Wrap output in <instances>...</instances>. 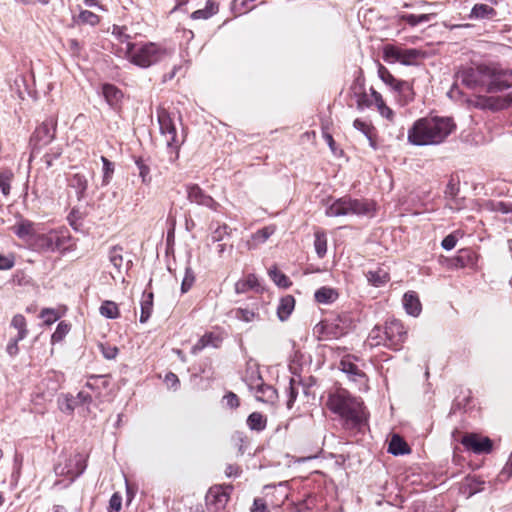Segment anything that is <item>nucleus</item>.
Returning <instances> with one entry per match:
<instances>
[{"label": "nucleus", "instance_id": "obj_17", "mask_svg": "<svg viewBox=\"0 0 512 512\" xmlns=\"http://www.w3.org/2000/svg\"><path fill=\"white\" fill-rule=\"evenodd\" d=\"M339 368L354 382H361L365 379V373L352 362L349 355L341 359Z\"/></svg>", "mask_w": 512, "mask_h": 512}, {"label": "nucleus", "instance_id": "obj_59", "mask_svg": "<svg viewBox=\"0 0 512 512\" xmlns=\"http://www.w3.org/2000/svg\"><path fill=\"white\" fill-rule=\"evenodd\" d=\"M487 106L492 110H500L508 107L509 101L506 99H499L490 97L487 99Z\"/></svg>", "mask_w": 512, "mask_h": 512}, {"label": "nucleus", "instance_id": "obj_11", "mask_svg": "<svg viewBox=\"0 0 512 512\" xmlns=\"http://www.w3.org/2000/svg\"><path fill=\"white\" fill-rule=\"evenodd\" d=\"M488 69L486 66H467L456 73V80L460 81L469 89H476L486 86L488 80Z\"/></svg>", "mask_w": 512, "mask_h": 512}, {"label": "nucleus", "instance_id": "obj_9", "mask_svg": "<svg viewBox=\"0 0 512 512\" xmlns=\"http://www.w3.org/2000/svg\"><path fill=\"white\" fill-rule=\"evenodd\" d=\"M86 469V458L83 454L76 453L70 456H65L63 461H59L55 467L54 472L57 476H65L72 483L76 478L83 474Z\"/></svg>", "mask_w": 512, "mask_h": 512}, {"label": "nucleus", "instance_id": "obj_42", "mask_svg": "<svg viewBox=\"0 0 512 512\" xmlns=\"http://www.w3.org/2000/svg\"><path fill=\"white\" fill-rule=\"evenodd\" d=\"M101 161L103 164L102 167V185L106 186L108 185L113 177L115 166L114 163H112L109 159H107L105 156H101Z\"/></svg>", "mask_w": 512, "mask_h": 512}, {"label": "nucleus", "instance_id": "obj_32", "mask_svg": "<svg viewBox=\"0 0 512 512\" xmlns=\"http://www.w3.org/2000/svg\"><path fill=\"white\" fill-rule=\"evenodd\" d=\"M126 27L123 26H113L112 35L114 36L117 43L113 44V51L116 52L117 48L120 46H132L134 43L131 42V37L127 34Z\"/></svg>", "mask_w": 512, "mask_h": 512}, {"label": "nucleus", "instance_id": "obj_28", "mask_svg": "<svg viewBox=\"0 0 512 512\" xmlns=\"http://www.w3.org/2000/svg\"><path fill=\"white\" fill-rule=\"evenodd\" d=\"M250 290L259 292L261 290L258 278L255 274H249L245 279H241L235 284V292L243 294Z\"/></svg>", "mask_w": 512, "mask_h": 512}, {"label": "nucleus", "instance_id": "obj_25", "mask_svg": "<svg viewBox=\"0 0 512 512\" xmlns=\"http://www.w3.org/2000/svg\"><path fill=\"white\" fill-rule=\"evenodd\" d=\"M339 297L336 289L323 286L317 289L314 293L315 301L319 304L329 305L334 303Z\"/></svg>", "mask_w": 512, "mask_h": 512}, {"label": "nucleus", "instance_id": "obj_5", "mask_svg": "<svg viewBox=\"0 0 512 512\" xmlns=\"http://www.w3.org/2000/svg\"><path fill=\"white\" fill-rule=\"evenodd\" d=\"M376 214V203L366 198H353L350 195L332 200L327 205L325 215L327 217H367L372 218Z\"/></svg>", "mask_w": 512, "mask_h": 512}, {"label": "nucleus", "instance_id": "obj_23", "mask_svg": "<svg viewBox=\"0 0 512 512\" xmlns=\"http://www.w3.org/2000/svg\"><path fill=\"white\" fill-rule=\"evenodd\" d=\"M385 327L374 326L368 334V337L365 341V345L370 348L384 346L388 348V339H386Z\"/></svg>", "mask_w": 512, "mask_h": 512}, {"label": "nucleus", "instance_id": "obj_34", "mask_svg": "<svg viewBox=\"0 0 512 512\" xmlns=\"http://www.w3.org/2000/svg\"><path fill=\"white\" fill-rule=\"evenodd\" d=\"M433 17V14H399L398 18L401 21L406 22L410 27H416L420 24L429 22Z\"/></svg>", "mask_w": 512, "mask_h": 512}, {"label": "nucleus", "instance_id": "obj_63", "mask_svg": "<svg viewBox=\"0 0 512 512\" xmlns=\"http://www.w3.org/2000/svg\"><path fill=\"white\" fill-rule=\"evenodd\" d=\"M164 382L168 388L173 390H177L180 385L178 376L172 372H169L165 375Z\"/></svg>", "mask_w": 512, "mask_h": 512}, {"label": "nucleus", "instance_id": "obj_35", "mask_svg": "<svg viewBox=\"0 0 512 512\" xmlns=\"http://www.w3.org/2000/svg\"><path fill=\"white\" fill-rule=\"evenodd\" d=\"M366 276L369 283L375 287H380L389 280L388 273L381 268L368 271Z\"/></svg>", "mask_w": 512, "mask_h": 512}, {"label": "nucleus", "instance_id": "obj_13", "mask_svg": "<svg viewBox=\"0 0 512 512\" xmlns=\"http://www.w3.org/2000/svg\"><path fill=\"white\" fill-rule=\"evenodd\" d=\"M487 91H503L512 86V70L509 69H488Z\"/></svg>", "mask_w": 512, "mask_h": 512}, {"label": "nucleus", "instance_id": "obj_20", "mask_svg": "<svg viewBox=\"0 0 512 512\" xmlns=\"http://www.w3.org/2000/svg\"><path fill=\"white\" fill-rule=\"evenodd\" d=\"M68 186L75 190L77 199L85 198L88 188V179L82 173H74L68 178Z\"/></svg>", "mask_w": 512, "mask_h": 512}, {"label": "nucleus", "instance_id": "obj_55", "mask_svg": "<svg viewBox=\"0 0 512 512\" xmlns=\"http://www.w3.org/2000/svg\"><path fill=\"white\" fill-rule=\"evenodd\" d=\"M98 348L101 351L103 357L107 360L115 359L119 352L116 346L109 345L106 343H99Z\"/></svg>", "mask_w": 512, "mask_h": 512}, {"label": "nucleus", "instance_id": "obj_61", "mask_svg": "<svg viewBox=\"0 0 512 512\" xmlns=\"http://www.w3.org/2000/svg\"><path fill=\"white\" fill-rule=\"evenodd\" d=\"M122 507V497L118 493H114L109 500V512H119Z\"/></svg>", "mask_w": 512, "mask_h": 512}, {"label": "nucleus", "instance_id": "obj_16", "mask_svg": "<svg viewBox=\"0 0 512 512\" xmlns=\"http://www.w3.org/2000/svg\"><path fill=\"white\" fill-rule=\"evenodd\" d=\"M462 445L475 454L490 453L492 441L488 437H479L476 434H466L461 439Z\"/></svg>", "mask_w": 512, "mask_h": 512}, {"label": "nucleus", "instance_id": "obj_30", "mask_svg": "<svg viewBox=\"0 0 512 512\" xmlns=\"http://www.w3.org/2000/svg\"><path fill=\"white\" fill-rule=\"evenodd\" d=\"M496 16V11L492 6L486 4H475L469 14V19L471 20H479V19H491Z\"/></svg>", "mask_w": 512, "mask_h": 512}, {"label": "nucleus", "instance_id": "obj_6", "mask_svg": "<svg viewBox=\"0 0 512 512\" xmlns=\"http://www.w3.org/2000/svg\"><path fill=\"white\" fill-rule=\"evenodd\" d=\"M243 379L258 401L266 404L275 403L278 398L277 391L273 386L264 383L258 364L247 363Z\"/></svg>", "mask_w": 512, "mask_h": 512}, {"label": "nucleus", "instance_id": "obj_27", "mask_svg": "<svg viewBox=\"0 0 512 512\" xmlns=\"http://www.w3.org/2000/svg\"><path fill=\"white\" fill-rule=\"evenodd\" d=\"M295 308V299L291 295L282 297L277 306V316L280 321H286Z\"/></svg>", "mask_w": 512, "mask_h": 512}, {"label": "nucleus", "instance_id": "obj_24", "mask_svg": "<svg viewBox=\"0 0 512 512\" xmlns=\"http://www.w3.org/2000/svg\"><path fill=\"white\" fill-rule=\"evenodd\" d=\"M275 231L276 227L274 225H269L259 229L251 235V240L247 241L248 249H255L258 245L265 243L270 236L275 233Z\"/></svg>", "mask_w": 512, "mask_h": 512}, {"label": "nucleus", "instance_id": "obj_7", "mask_svg": "<svg viewBox=\"0 0 512 512\" xmlns=\"http://www.w3.org/2000/svg\"><path fill=\"white\" fill-rule=\"evenodd\" d=\"M57 122L53 118H48L36 127L29 140L30 155L28 164L52 141L56 136Z\"/></svg>", "mask_w": 512, "mask_h": 512}, {"label": "nucleus", "instance_id": "obj_57", "mask_svg": "<svg viewBox=\"0 0 512 512\" xmlns=\"http://www.w3.org/2000/svg\"><path fill=\"white\" fill-rule=\"evenodd\" d=\"M40 318L46 325H51L59 319V314L55 309L45 308L41 311Z\"/></svg>", "mask_w": 512, "mask_h": 512}, {"label": "nucleus", "instance_id": "obj_19", "mask_svg": "<svg viewBox=\"0 0 512 512\" xmlns=\"http://www.w3.org/2000/svg\"><path fill=\"white\" fill-rule=\"evenodd\" d=\"M108 258L119 275L122 274L123 269L128 270L131 266V260L124 262L123 249L119 246H114L109 250Z\"/></svg>", "mask_w": 512, "mask_h": 512}, {"label": "nucleus", "instance_id": "obj_43", "mask_svg": "<svg viewBox=\"0 0 512 512\" xmlns=\"http://www.w3.org/2000/svg\"><path fill=\"white\" fill-rule=\"evenodd\" d=\"M269 276L273 282L281 288H288L291 285L289 278L276 267L269 269Z\"/></svg>", "mask_w": 512, "mask_h": 512}, {"label": "nucleus", "instance_id": "obj_46", "mask_svg": "<svg viewBox=\"0 0 512 512\" xmlns=\"http://www.w3.org/2000/svg\"><path fill=\"white\" fill-rule=\"evenodd\" d=\"M378 75L380 79L391 89L398 84L400 80L396 79L390 71L383 65H379L378 67Z\"/></svg>", "mask_w": 512, "mask_h": 512}, {"label": "nucleus", "instance_id": "obj_48", "mask_svg": "<svg viewBox=\"0 0 512 512\" xmlns=\"http://www.w3.org/2000/svg\"><path fill=\"white\" fill-rule=\"evenodd\" d=\"M135 164L139 171V177L144 185H150L152 181V177L150 175V168L148 165L144 163V161L140 158L135 160Z\"/></svg>", "mask_w": 512, "mask_h": 512}, {"label": "nucleus", "instance_id": "obj_54", "mask_svg": "<svg viewBox=\"0 0 512 512\" xmlns=\"http://www.w3.org/2000/svg\"><path fill=\"white\" fill-rule=\"evenodd\" d=\"M195 282V275L193 270L190 267H186L185 275L181 283V292H188Z\"/></svg>", "mask_w": 512, "mask_h": 512}, {"label": "nucleus", "instance_id": "obj_47", "mask_svg": "<svg viewBox=\"0 0 512 512\" xmlns=\"http://www.w3.org/2000/svg\"><path fill=\"white\" fill-rule=\"evenodd\" d=\"M11 326L14 327L19 335V338H25L28 334V330L26 327V319L23 315L17 314L12 318Z\"/></svg>", "mask_w": 512, "mask_h": 512}, {"label": "nucleus", "instance_id": "obj_62", "mask_svg": "<svg viewBox=\"0 0 512 512\" xmlns=\"http://www.w3.org/2000/svg\"><path fill=\"white\" fill-rule=\"evenodd\" d=\"M353 126L356 130L362 132L365 136L368 134L370 135V133L373 132L374 130L369 123L361 119H355L353 122Z\"/></svg>", "mask_w": 512, "mask_h": 512}, {"label": "nucleus", "instance_id": "obj_45", "mask_svg": "<svg viewBox=\"0 0 512 512\" xmlns=\"http://www.w3.org/2000/svg\"><path fill=\"white\" fill-rule=\"evenodd\" d=\"M100 314L109 319H115L119 316V309L112 301H105L100 306Z\"/></svg>", "mask_w": 512, "mask_h": 512}, {"label": "nucleus", "instance_id": "obj_3", "mask_svg": "<svg viewBox=\"0 0 512 512\" xmlns=\"http://www.w3.org/2000/svg\"><path fill=\"white\" fill-rule=\"evenodd\" d=\"M171 51L154 42L134 43L132 46H120L115 55L129 60L140 68H149L165 59Z\"/></svg>", "mask_w": 512, "mask_h": 512}, {"label": "nucleus", "instance_id": "obj_29", "mask_svg": "<svg viewBox=\"0 0 512 512\" xmlns=\"http://www.w3.org/2000/svg\"><path fill=\"white\" fill-rule=\"evenodd\" d=\"M481 211L501 212L502 214L512 213V202L486 200L480 206Z\"/></svg>", "mask_w": 512, "mask_h": 512}, {"label": "nucleus", "instance_id": "obj_36", "mask_svg": "<svg viewBox=\"0 0 512 512\" xmlns=\"http://www.w3.org/2000/svg\"><path fill=\"white\" fill-rule=\"evenodd\" d=\"M314 248L319 258H323L327 252V236L324 231L317 230L314 234Z\"/></svg>", "mask_w": 512, "mask_h": 512}, {"label": "nucleus", "instance_id": "obj_18", "mask_svg": "<svg viewBox=\"0 0 512 512\" xmlns=\"http://www.w3.org/2000/svg\"><path fill=\"white\" fill-rule=\"evenodd\" d=\"M402 305L406 313L412 317H418L422 311L420 299L414 291H408L403 295Z\"/></svg>", "mask_w": 512, "mask_h": 512}, {"label": "nucleus", "instance_id": "obj_41", "mask_svg": "<svg viewBox=\"0 0 512 512\" xmlns=\"http://www.w3.org/2000/svg\"><path fill=\"white\" fill-rule=\"evenodd\" d=\"M109 380L106 375H91L86 382V387L91 390H100L107 388Z\"/></svg>", "mask_w": 512, "mask_h": 512}, {"label": "nucleus", "instance_id": "obj_52", "mask_svg": "<svg viewBox=\"0 0 512 512\" xmlns=\"http://www.w3.org/2000/svg\"><path fill=\"white\" fill-rule=\"evenodd\" d=\"M300 382L296 381L294 378H291L289 381V388L287 390L288 399H287V408L291 409L294 405V402L298 396V385Z\"/></svg>", "mask_w": 512, "mask_h": 512}, {"label": "nucleus", "instance_id": "obj_44", "mask_svg": "<svg viewBox=\"0 0 512 512\" xmlns=\"http://www.w3.org/2000/svg\"><path fill=\"white\" fill-rule=\"evenodd\" d=\"M400 49L401 48L394 45H386L383 48V60L387 63L399 62Z\"/></svg>", "mask_w": 512, "mask_h": 512}, {"label": "nucleus", "instance_id": "obj_33", "mask_svg": "<svg viewBox=\"0 0 512 512\" xmlns=\"http://www.w3.org/2000/svg\"><path fill=\"white\" fill-rule=\"evenodd\" d=\"M483 481H480L474 476H468L465 478L461 486V492L466 494L468 497L482 490Z\"/></svg>", "mask_w": 512, "mask_h": 512}, {"label": "nucleus", "instance_id": "obj_22", "mask_svg": "<svg viewBox=\"0 0 512 512\" xmlns=\"http://www.w3.org/2000/svg\"><path fill=\"white\" fill-rule=\"evenodd\" d=\"M398 97L400 105L404 106L414 100V91L412 85L408 81L400 80L392 90Z\"/></svg>", "mask_w": 512, "mask_h": 512}, {"label": "nucleus", "instance_id": "obj_31", "mask_svg": "<svg viewBox=\"0 0 512 512\" xmlns=\"http://www.w3.org/2000/svg\"><path fill=\"white\" fill-rule=\"evenodd\" d=\"M153 293L152 292H143L141 302H140V308H141V314H140V322L145 323L149 320L152 312H153Z\"/></svg>", "mask_w": 512, "mask_h": 512}, {"label": "nucleus", "instance_id": "obj_58", "mask_svg": "<svg viewBox=\"0 0 512 512\" xmlns=\"http://www.w3.org/2000/svg\"><path fill=\"white\" fill-rule=\"evenodd\" d=\"M80 22L90 24L92 26L99 23V16L89 10H82L78 16Z\"/></svg>", "mask_w": 512, "mask_h": 512}, {"label": "nucleus", "instance_id": "obj_49", "mask_svg": "<svg viewBox=\"0 0 512 512\" xmlns=\"http://www.w3.org/2000/svg\"><path fill=\"white\" fill-rule=\"evenodd\" d=\"M420 53L416 49H400L399 63L403 65H411L418 57Z\"/></svg>", "mask_w": 512, "mask_h": 512}, {"label": "nucleus", "instance_id": "obj_10", "mask_svg": "<svg viewBox=\"0 0 512 512\" xmlns=\"http://www.w3.org/2000/svg\"><path fill=\"white\" fill-rule=\"evenodd\" d=\"M348 319L345 316H338L333 320H325L317 324L314 332L319 340L339 339L348 332Z\"/></svg>", "mask_w": 512, "mask_h": 512}, {"label": "nucleus", "instance_id": "obj_60", "mask_svg": "<svg viewBox=\"0 0 512 512\" xmlns=\"http://www.w3.org/2000/svg\"><path fill=\"white\" fill-rule=\"evenodd\" d=\"M213 339H214V336L212 334H205L198 342L197 344H195V346L193 347V352L195 353L196 351H200L202 350L203 348L209 346V345H213V346H216L214 343H213Z\"/></svg>", "mask_w": 512, "mask_h": 512}, {"label": "nucleus", "instance_id": "obj_40", "mask_svg": "<svg viewBox=\"0 0 512 512\" xmlns=\"http://www.w3.org/2000/svg\"><path fill=\"white\" fill-rule=\"evenodd\" d=\"M230 236V228L226 224L217 225L214 228L209 236V241L211 243H219L222 242L226 237Z\"/></svg>", "mask_w": 512, "mask_h": 512}, {"label": "nucleus", "instance_id": "obj_53", "mask_svg": "<svg viewBox=\"0 0 512 512\" xmlns=\"http://www.w3.org/2000/svg\"><path fill=\"white\" fill-rule=\"evenodd\" d=\"M67 220L70 226L75 231H81L82 228V213L77 209H72L69 213Z\"/></svg>", "mask_w": 512, "mask_h": 512}, {"label": "nucleus", "instance_id": "obj_21", "mask_svg": "<svg viewBox=\"0 0 512 512\" xmlns=\"http://www.w3.org/2000/svg\"><path fill=\"white\" fill-rule=\"evenodd\" d=\"M101 93L107 104L113 109L118 107L123 98L121 90L118 89L115 85L109 83L102 85Z\"/></svg>", "mask_w": 512, "mask_h": 512}, {"label": "nucleus", "instance_id": "obj_12", "mask_svg": "<svg viewBox=\"0 0 512 512\" xmlns=\"http://www.w3.org/2000/svg\"><path fill=\"white\" fill-rule=\"evenodd\" d=\"M386 339H388V348L400 350L407 338V330L403 323L397 319L386 321L385 325Z\"/></svg>", "mask_w": 512, "mask_h": 512}, {"label": "nucleus", "instance_id": "obj_1", "mask_svg": "<svg viewBox=\"0 0 512 512\" xmlns=\"http://www.w3.org/2000/svg\"><path fill=\"white\" fill-rule=\"evenodd\" d=\"M13 233L38 253L74 251L76 244L66 228L46 229L43 224L21 219L12 227Z\"/></svg>", "mask_w": 512, "mask_h": 512}, {"label": "nucleus", "instance_id": "obj_56", "mask_svg": "<svg viewBox=\"0 0 512 512\" xmlns=\"http://www.w3.org/2000/svg\"><path fill=\"white\" fill-rule=\"evenodd\" d=\"M249 3V0H233L231 9L235 14L241 15L253 9V7L249 6Z\"/></svg>", "mask_w": 512, "mask_h": 512}, {"label": "nucleus", "instance_id": "obj_50", "mask_svg": "<svg viewBox=\"0 0 512 512\" xmlns=\"http://www.w3.org/2000/svg\"><path fill=\"white\" fill-rule=\"evenodd\" d=\"M70 331V325L64 321L58 323L56 330L51 336V343L55 344L61 342Z\"/></svg>", "mask_w": 512, "mask_h": 512}, {"label": "nucleus", "instance_id": "obj_14", "mask_svg": "<svg viewBox=\"0 0 512 512\" xmlns=\"http://www.w3.org/2000/svg\"><path fill=\"white\" fill-rule=\"evenodd\" d=\"M231 490V486L211 487L206 495L207 505L216 512L223 510L229 501Z\"/></svg>", "mask_w": 512, "mask_h": 512}, {"label": "nucleus", "instance_id": "obj_15", "mask_svg": "<svg viewBox=\"0 0 512 512\" xmlns=\"http://www.w3.org/2000/svg\"><path fill=\"white\" fill-rule=\"evenodd\" d=\"M187 199L199 206L207 207L213 211H217L220 204L208 195L199 185H186Z\"/></svg>", "mask_w": 512, "mask_h": 512}, {"label": "nucleus", "instance_id": "obj_39", "mask_svg": "<svg viewBox=\"0 0 512 512\" xmlns=\"http://www.w3.org/2000/svg\"><path fill=\"white\" fill-rule=\"evenodd\" d=\"M247 425L251 430L262 431L266 427V418L258 412H253L248 416Z\"/></svg>", "mask_w": 512, "mask_h": 512}, {"label": "nucleus", "instance_id": "obj_26", "mask_svg": "<svg viewBox=\"0 0 512 512\" xmlns=\"http://www.w3.org/2000/svg\"><path fill=\"white\" fill-rule=\"evenodd\" d=\"M388 452L394 456H400L409 454L411 449L400 435L393 434L389 441Z\"/></svg>", "mask_w": 512, "mask_h": 512}, {"label": "nucleus", "instance_id": "obj_8", "mask_svg": "<svg viewBox=\"0 0 512 512\" xmlns=\"http://www.w3.org/2000/svg\"><path fill=\"white\" fill-rule=\"evenodd\" d=\"M157 118L160 132L165 137L167 148L171 153L170 160L175 161L178 158V149L182 142L178 139L174 120L165 109L157 110Z\"/></svg>", "mask_w": 512, "mask_h": 512}, {"label": "nucleus", "instance_id": "obj_51", "mask_svg": "<svg viewBox=\"0 0 512 512\" xmlns=\"http://www.w3.org/2000/svg\"><path fill=\"white\" fill-rule=\"evenodd\" d=\"M12 179L13 173L10 170H6L0 173V192L4 196H8L10 194Z\"/></svg>", "mask_w": 512, "mask_h": 512}, {"label": "nucleus", "instance_id": "obj_2", "mask_svg": "<svg viewBox=\"0 0 512 512\" xmlns=\"http://www.w3.org/2000/svg\"><path fill=\"white\" fill-rule=\"evenodd\" d=\"M456 128L449 117H425L408 130V141L416 146L438 145Z\"/></svg>", "mask_w": 512, "mask_h": 512}, {"label": "nucleus", "instance_id": "obj_4", "mask_svg": "<svg viewBox=\"0 0 512 512\" xmlns=\"http://www.w3.org/2000/svg\"><path fill=\"white\" fill-rule=\"evenodd\" d=\"M327 407L337 414L347 427H357L363 421V403L347 390L338 389L329 394Z\"/></svg>", "mask_w": 512, "mask_h": 512}, {"label": "nucleus", "instance_id": "obj_37", "mask_svg": "<svg viewBox=\"0 0 512 512\" xmlns=\"http://www.w3.org/2000/svg\"><path fill=\"white\" fill-rule=\"evenodd\" d=\"M234 318L239 321L250 323L259 320V313L248 308H236L232 311Z\"/></svg>", "mask_w": 512, "mask_h": 512}, {"label": "nucleus", "instance_id": "obj_64", "mask_svg": "<svg viewBox=\"0 0 512 512\" xmlns=\"http://www.w3.org/2000/svg\"><path fill=\"white\" fill-rule=\"evenodd\" d=\"M223 400L225 402V405L231 409L237 408L239 406V398L238 396L233 393L229 392L224 397Z\"/></svg>", "mask_w": 512, "mask_h": 512}, {"label": "nucleus", "instance_id": "obj_38", "mask_svg": "<svg viewBox=\"0 0 512 512\" xmlns=\"http://www.w3.org/2000/svg\"><path fill=\"white\" fill-rule=\"evenodd\" d=\"M62 153L63 149L60 145L50 147L42 157V161L45 163L46 168H51L54 164V161L60 158Z\"/></svg>", "mask_w": 512, "mask_h": 512}]
</instances>
